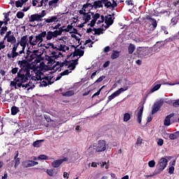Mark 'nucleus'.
<instances>
[{
    "label": "nucleus",
    "mask_w": 179,
    "mask_h": 179,
    "mask_svg": "<svg viewBox=\"0 0 179 179\" xmlns=\"http://www.w3.org/2000/svg\"><path fill=\"white\" fill-rule=\"evenodd\" d=\"M26 68L22 67V69H20L17 76L13 79L14 81L10 82V86L15 87V89H17V87H24L27 89L30 86V83H26L29 80V78H31V74L28 73V71H25ZM17 86V87H16Z\"/></svg>",
    "instance_id": "obj_1"
},
{
    "label": "nucleus",
    "mask_w": 179,
    "mask_h": 179,
    "mask_svg": "<svg viewBox=\"0 0 179 179\" xmlns=\"http://www.w3.org/2000/svg\"><path fill=\"white\" fill-rule=\"evenodd\" d=\"M30 54H31V51L30 50V48H28L26 55H24V59L17 62V64L19 65L20 69H23V68H25L24 71L27 72L28 73H30V71H34V69H36V66L31 65V64L27 62L29 60V58H30Z\"/></svg>",
    "instance_id": "obj_2"
},
{
    "label": "nucleus",
    "mask_w": 179,
    "mask_h": 179,
    "mask_svg": "<svg viewBox=\"0 0 179 179\" xmlns=\"http://www.w3.org/2000/svg\"><path fill=\"white\" fill-rule=\"evenodd\" d=\"M107 150L106 143L104 140H99L96 144L93 145L94 153H101Z\"/></svg>",
    "instance_id": "obj_3"
},
{
    "label": "nucleus",
    "mask_w": 179,
    "mask_h": 179,
    "mask_svg": "<svg viewBox=\"0 0 179 179\" xmlns=\"http://www.w3.org/2000/svg\"><path fill=\"white\" fill-rule=\"evenodd\" d=\"M167 159L162 157L159 159L158 164L157 165V168L155 170V174H160L163 170H164L165 167H167Z\"/></svg>",
    "instance_id": "obj_4"
},
{
    "label": "nucleus",
    "mask_w": 179,
    "mask_h": 179,
    "mask_svg": "<svg viewBox=\"0 0 179 179\" xmlns=\"http://www.w3.org/2000/svg\"><path fill=\"white\" fill-rule=\"evenodd\" d=\"M34 59H35V60L34 62H32V64H31L34 65V66L36 68V65L37 64H40V62H41V59H43V58L41 57V55H34L33 53H31V55H29V58L27 60V62L30 63Z\"/></svg>",
    "instance_id": "obj_5"
},
{
    "label": "nucleus",
    "mask_w": 179,
    "mask_h": 179,
    "mask_svg": "<svg viewBox=\"0 0 179 179\" xmlns=\"http://www.w3.org/2000/svg\"><path fill=\"white\" fill-rule=\"evenodd\" d=\"M163 103H164V101L163 99H160L159 101H157L156 103H154L152 108V115L156 114L160 108H162L163 106Z\"/></svg>",
    "instance_id": "obj_6"
},
{
    "label": "nucleus",
    "mask_w": 179,
    "mask_h": 179,
    "mask_svg": "<svg viewBox=\"0 0 179 179\" xmlns=\"http://www.w3.org/2000/svg\"><path fill=\"white\" fill-rule=\"evenodd\" d=\"M148 48L145 47H138L136 51V53L141 58H143V57H146L148 55Z\"/></svg>",
    "instance_id": "obj_7"
},
{
    "label": "nucleus",
    "mask_w": 179,
    "mask_h": 179,
    "mask_svg": "<svg viewBox=\"0 0 179 179\" xmlns=\"http://www.w3.org/2000/svg\"><path fill=\"white\" fill-rule=\"evenodd\" d=\"M64 162H68V157H64V159H57L55 160L52 162V167L54 169H58Z\"/></svg>",
    "instance_id": "obj_8"
},
{
    "label": "nucleus",
    "mask_w": 179,
    "mask_h": 179,
    "mask_svg": "<svg viewBox=\"0 0 179 179\" xmlns=\"http://www.w3.org/2000/svg\"><path fill=\"white\" fill-rule=\"evenodd\" d=\"M143 20H148L151 22V24L153 27V30L157 27V21L155 18H152V15H146L145 17L143 18Z\"/></svg>",
    "instance_id": "obj_9"
},
{
    "label": "nucleus",
    "mask_w": 179,
    "mask_h": 179,
    "mask_svg": "<svg viewBox=\"0 0 179 179\" xmlns=\"http://www.w3.org/2000/svg\"><path fill=\"white\" fill-rule=\"evenodd\" d=\"M22 164L23 167L27 169L28 167H34V166H36V164H38V162L36 161L27 160L22 162Z\"/></svg>",
    "instance_id": "obj_10"
},
{
    "label": "nucleus",
    "mask_w": 179,
    "mask_h": 179,
    "mask_svg": "<svg viewBox=\"0 0 179 179\" xmlns=\"http://www.w3.org/2000/svg\"><path fill=\"white\" fill-rule=\"evenodd\" d=\"M145 104V102L142 104V106L140 107L139 110L137 113V122L138 124H142V115H143V105Z\"/></svg>",
    "instance_id": "obj_11"
},
{
    "label": "nucleus",
    "mask_w": 179,
    "mask_h": 179,
    "mask_svg": "<svg viewBox=\"0 0 179 179\" xmlns=\"http://www.w3.org/2000/svg\"><path fill=\"white\" fill-rule=\"evenodd\" d=\"M173 117H174V113H171L170 115H167L164 120V124L166 127H169L170 125H171V122H170V120H171V118H173Z\"/></svg>",
    "instance_id": "obj_12"
},
{
    "label": "nucleus",
    "mask_w": 179,
    "mask_h": 179,
    "mask_svg": "<svg viewBox=\"0 0 179 179\" xmlns=\"http://www.w3.org/2000/svg\"><path fill=\"white\" fill-rule=\"evenodd\" d=\"M78 61H79V59H76L71 61V62H70L69 65L68 66V68H71L70 69L71 71H75L76 68V65H78L79 64V62H78Z\"/></svg>",
    "instance_id": "obj_13"
},
{
    "label": "nucleus",
    "mask_w": 179,
    "mask_h": 179,
    "mask_svg": "<svg viewBox=\"0 0 179 179\" xmlns=\"http://www.w3.org/2000/svg\"><path fill=\"white\" fill-rule=\"evenodd\" d=\"M29 22H43V19L41 18L40 15L33 14L31 15Z\"/></svg>",
    "instance_id": "obj_14"
},
{
    "label": "nucleus",
    "mask_w": 179,
    "mask_h": 179,
    "mask_svg": "<svg viewBox=\"0 0 179 179\" xmlns=\"http://www.w3.org/2000/svg\"><path fill=\"white\" fill-rule=\"evenodd\" d=\"M27 41H29V39H27V36H23L21 38L20 42H19L20 45L21 47H24L26 48V46L28 45L29 43H27Z\"/></svg>",
    "instance_id": "obj_15"
},
{
    "label": "nucleus",
    "mask_w": 179,
    "mask_h": 179,
    "mask_svg": "<svg viewBox=\"0 0 179 179\" xmlns=\"http://www.w3.org/2000/svg\"><path fill=\"white\" fill-rule=\"evenodd\" d=\"M85 55V51L80 50V49H76L75 51L73 52V58H75V57H83Z\"/></svg>",
    "instance_id": "obj_16"
},
{
    "label": "nucleus",
    "mask_w": 179,
    "mask_h": 179,
    "mask_svg": "<svg viewBox=\"0 0 179 179\" xmlns=\"http://www.w3.org/2000/svg\"><path fill=\"white\" fill-rule=\"evenodd\" d=\"M45 23H54V22H58V15H54L45 19Z\"/></svg>",
    "instance_id": "obj_17"
},
{
    "label": "nucleus",
    "mask_w": 179,
    "mask_h": 179,
    "mask_svg": "<svg viewBox=\"0 0 179 179\" xmlns=\"http://www.w3.org/2000/svg\"><path fill=\"white\" fill-rule=\"evenodd\" d=\"M105 23L108 24V26H111L114 23V20L111 15H108L105 17Z\"/></svg>",
    "instance_id": "obj_18"
},
{
    "label": "nucleus",
    "mask_w": 179,
    "mask_h": 179,
    "mask_svg": "<svg viewBox=\"0 0 179 179\" xmlns=\"http://www.w3.org/2000/svg\"><path fill=\"white\" fill-rule=\"evenodd\" d=\"M17 50H12L11 54L8 53L7 57L9 59L10 58H16V57H19V53L16 52Z\"/></svg>",
    "instance_id": "obj_19"
},
{
    "label": "nucleus",
    "mask_w": 179,
    "mask_h": 179,
    "mask_svg": "<svg viewBox=\"0 0 179 179\" xmlns=\"http://www.w3.org/2000/svg\"><path fill=\"white\" fill-rule=\"evenodd\" d=\"M19 157V152L17 151V153L15 155V156L14 157V160H15V169H16V167H17V166H19V164H20V158H17Z\"/></svg>",
    "instance_id": "obj_20"
},
{
    "label": "nucleus",
    "mask_w": 179,
    "mask_h": 179,
    "mask_svg": "<svg viewBox=\"0 0 179 179\" xmlns=\"http://www.w3.org/2000/svg\"><path fill=\"white\" fill-rule=\"evenodd\" d=\"M94 8V9H97L98 8H103V4L101 3V0H98L94 2L92 8Z\"/></svg>",
    "instance_id": "obj_21"
},
{
    "label": "nucleus",
    "mask_w": 179,
    "mask_h": 179,
    "mask_svg": "<svg viewBox=\"0 0 179 179\" xmlns=\"http://www.w3.org/2000/svg\"><path fill=\"white\" fill-rule=\"evenodd\" d=\"M120 57V52L117 50H113L110 55L111 59H117Z\"/></svg>",
    "instance_id": "obj_22"
},
{
    "label": "nucleus",
    "mask_w": 179,
    "mask_h": 179,
    "mask_svg": "<svg viewBox=\"0 0 179 179\" xmlns=\"http://www.w3.org/2000/svg\"><path fill=\"white\" fill-rule=\"evenodd\" d=\"M44 142V140H37L33 143L34 148H40L41 146V143Z\"/></svg>",
    "instance_id": "obj_23"
},
{
    "label": "nucleus",
    "mask_w": 179,
    "mask_h": 179,
    "mask_svg": "<svg viewBox=\"0 0 179 179\" xmlns=\"http://www.w3.org/2000/svg\"><path fill=\"white\" fill-rule=\"evenodd\" d=\"M54 38V34L52 31H48L46 34V40L50 41Z\"/></svg>",
    "instance_id": "obj_24"
},
{
    "label": "nucleus",
    "mask_w": 179,
    "mask_h": 179,
    "mask_svg": "<svg viewBox=\"0 0 179 179\" xmlns=\"http://www.w3.org/2000/svg\"><path fill=\"white\" fill-rule=\"evenodd\" d=\"M135 45L130 43L128 47V52L129 54H134V51H135Z\"/></svg>",
    "instance_id": "obj_25"
},
{
    "label": "nucleus",
    "mask_w": 179,
    "mask_h": 179,
    "mask_svg": "<svg viewBox=\"0 0 179 179\" xmlns=\"http://www.w3.org/2000/svg\"><path fill=\"white\" fill-rule=\"evenodd\" d=\"M52 70H53L55 72H57V71H59V72H61L62 69H61V67L59 66V62H57L56 64L53 66Z\"/></svg>",
    "instance_id": "obj_26"
},
{
    "label": "nucleus",
    "mask_w": 179,
    "mask_h": 179,
    "mask_svg": "<svg viewBox=\"0 0 179 179\" xmlns=\"http://www.w3.org/2000/svg\"><path fill=\"white\" fill-rule=\"evenodd\" d=\"M91 19L92 15H90L89 13H86V15H83V20H85L84 23H87Z\"/></svg>",
    "instance_id": "obj_27"
},
{
    "label": "nucleus",
    "mask_w": 179,
    "mask_h": 179,
    "mask_svg": "<svg viewBox=\"0 0 179 179\" xmlns=\"http://www.w3.org/2000/svg\"><path fill=\"white\" fill-rule=\"evenodd\" d=\"M19 111H20L19 108L16 106H13L11 108V115H16V114H17Z\"/></svg>",
    "instance_id": "obj_28"
},
{
    "label": "nucleus",
    "mask_w": 179,
    "mask_h": 179,
    "mask_svg": "<svg viewBox=\"0 0 179 179\" xmlns=\"http://www.w3.org/2000/svg\"><path fill=\"white\" fill-rule=\"evenodd\" d=\"M35 40H34V44L36 45V44H37V43H38V45H40V43H43V39L42 38H41L38 35H36L35 36Z\"/></svg>",
    "instance_id": "obj_29"
},
{
    "label": "nucleus",
    "mask_w": 179,
    "mask_h": 179,
    "mask_svg": "<svg viewBox=\"0 0 179 179\" xmlns=\"http://www.w3.org/2000/svg\"><path fill=\"white\" fill-rule=\"evenodd\" d=\"M131 120V114L126 113L124 114L123 121L124 122H128Z\"/></svg>",
    "instance_id": "obj_30"
},
{
    "label": "nucleus",
    "mask_w": 179,
    "mask_h": 179,
    "mask_svg": "<svg viewBox=\"0 0 179 179\" xmlns=\"http://www.w3.org/2000/svg\"><path fill=\"white\" fill-rule=\"evenodd\" d=\"M104 29L97 28L96 31L94 33V36H100V34H103Z\"/></svg>",
    "instance_id": "obj_31"
},
{
    "label": "nucleus",
    "mask_w": 179,
    "mask_h": 179,
    "mask_svg": "<svg viewBox=\"0 0 179 179\" xmlns=\"http://www.w3.org/2000/svg\"><path fill=\"white\" fill-rule=\"evenodd\" d=\"M7 42L8 43H16V38L14 35H11L7 38Z\"/></svg>",
    "instance_id": "obj_32"
},
{
    "label": "nucleus",
    "mask_w": 179,
    "mask_h": 179,
    "mask_svg": "<svg viewBox=\"0 0 179 179\" xmlns=\"http://www.w3.org/2000/svg\"><path fill=\"white\" fill-rule=\"evenodd\" d=\"M128 89V86L120 88L118 90L115 91L116 94H117V96H120L122 92H126V90Z\"/></svg>",
    "instance_id": "obj_33"
},
{
    "label": "nucleus",
    "mask_w": 179,
    "mask_h": 179,
    "mask_svg": "<svg viewBox=\"0 0 179 179\" xmlns=\"http://www.w3.org/2000/svg\"><path fill=\"white\" fill-rule=\"evenodd\" d=\"M91 15L92 16V20H95V22H97V20L100 19V14H99V13L94 14V13H91Z\"/></svg>",
    "instance_id": "obj_34"
},
{
    "label": "nucleus",
    "mask_w": 179,
    "mask_h": 179,
    "mask_svg": "<svg viewBox=\"0 0 179 179\" xmlns=\"http://www.w3.org/2000/svg\"><path fill=\"white\" fill-rule=\"evenodd\" d=\"M161 87H162V84H157L156 85H155V86L152 88V90H151V93H153L154 92H156V91L159 90Z\"/></svg>",
    "instance_id": "obj_35"
},
{
    "label": "nucleus",
    "mask_w": 179,
    "mask_h": 179,
    "mask_svg": "<svg viewBox=\"0 0 179 179\" xmlns=\"http://www.w3.org/2000/svg\"><path fill=\"white\" fill-rule=\"evenodd\" d=\"M118 95L117 94L116 92H115L114 93H113L110 96H109L108 97V101H111V100H113V99H115V97H117Z\"/></svg>",
    "instance_id": "obj_36"
},
{
    "label": "nucleus",
    "mask_w": 179,
    "mask_h": 179,
    "mask_svg": "<svg viewBox=\"0 0 179 179\" xmlns=\"http://www.w3.org/2000/svg\"><path fill=\"white\" fill-rule=\"evenodd\" d=\"M171 23L172 24L173 26L177 24V23H178V17H173L171 20Z\"/></svg>",
    "instance_id": "obj_37"
},
{
    "label": "nucleus",
    "mask_w": 179,
    "mask_h": 179,
    "mask_svg": "<svg viewBox=\"0 0 179 179\" xmlns=\"http://www.w3.org/2000/svg\"><path fill=\"white\" fill-rule=\"evenodd\" d=\"M169 138V139H171V141H174L175 139H177L178 136H177V134L173 133V134H170Z\"/></svg>",
    "instance_id": "obj_38"
},
{
    "label": "nucleus",
    "mask_w": 179,
    "mask_h": 179,
    "mask_svg": "<svg viewBox=\"0 0 179 179\" xmlns=\"http://www.w3.org/2000/svg\"><path fill=\"white\" fill-rule=\"evenodd\" d=\"M38 159H39V160H50V158L48 157V156H47L45 155H39Z\"/></svg>",
    "instance_id": "obj_39"
},
{
    "label": "nucleus",
    "mask_w": 179,
    "mask_h": 179,
    "mask_svg": "<svg viewBox=\"0 0 179 179\" xmlns=\"http://www.w3.org/2000/svg\"><path fill=\"white\" fill-rule=\"evenodd\" d=\"M16 16L17 19H23V17H24V13H23V12L18 11L16 14Z\"/></svg>",
    "instance_id": "obj_40"
},
{
    "label": "nucleus",
    "mask_w": 179,
    "mask_h": 179,
    "mask_svg": "<svg viewBox=\"0 0 179 179\" xmlns=\"http://www.w3.org/2000/svg\"><path fill=\"white\" fill-rule=\"evenodd\" d=\"M40 86H42V87H45L48 86V81H45V80L41 79Z\"/></svg>",
    "instance_id": "obj_41"
},
{
    "label": "nucleus",
    "mask_w": 179,
    "mask_h": 179,
    "mask_svg": "<svg viewBox=\"0 0 179 179\" xmlns=\"http://www.w3.org/2000/svg\"><path fill=\"white\" fill-rule=\"evenodd\" d=\"M54 170L55 169H47L46 173L50 177H52L54 176Z\"/></svg>",
    "instance_id": "obj_42"
},
{
    "label": "nucleus",
    "mask_w": 179,
    "mask_h": 179,
    "mask_svg": "<svg viewBox=\"0 0 179 179\" xmlns=\"http://www.w3.org/2000/svg\"><path fill=\"white\" fill-rule=\"evenodd\" d=\"M10 72L13 73V75H16V73H19V68H13Z\"/></svg>",
    "instance_id": "obj_43"
},
{
    "label": "nucleus",
    "mask_w": 179,
    "mask_h": 179,
    "mask_svg": "<svg viewBox=\"0 0 179 179\" xmlns=\"http://www.w3.org/2000/svg\"><path fill=\"white\" fill-rule=\"evenodd\" d=\"M15 6L16 8H22V6H23V3L18 0L15 1Z\"/></svg>",
    "instance_id": "obj_44"
},
{
    "label": "nucleus",
    "mask_w": 179,
    "mask_h": 179,
    "mask_svg": "<svg viewBox=\"0 0 179 179\" xmlns=\"http://www.w3.org/2000/svg\"><path fill=\"white\" fill-rule=\"evenodd\" d=\"M52 33H53L54 38H57V37H58V36H61V34L59 33V31H58V30H55V31H52Z\"/></svg>",
    "instance_id": "obj_45"
},
{
    "label": "nucleus",
    "mask_w": 179,
    "mask_h": 179,
    "mask_svg": "<svg viewBox=\"0 0 179 179\" xmlns=\"http://www.w3.org/2000/svg\"><path fill=\"white\" fill-rule=\"evenodd\" d=\"M41 38H44L47 36V31H43L41 34H38Z\"/></svg>",
    "instance_id": "obj_46"
},
{
    "label": "nucleus",
    "mask_w": 179,
    "mask_h": 179,
    "mask_svg": "<svg viewBox=\"0 0 179 179\" xmlns=\"http://www.w3.org/2000/svg\"><path fill=\"white\" fill-rule=\"evenodd\" d=\"M148 166L149 167H155V166H156V162L155 160H151L148 162Z\"/></svg>",
    "instance_id": "obj_47"
},
{
    "label": "nucleus",
    "mask_w": 179,
    "mask_h": 179,
    "mask_svg": "<svg viewBox=\"0 0 179 179\" xmlns=\"http://www.w3.org/2000/svg\"><path fill=\"white\" fill-rule=\"evenodd\" d=\"M105 78H106V76H102L99 77V78L94 82V83H100V82H102V80H103V79H105Z\"/></svg>",
    "instance_id": "obj_48"
},
{
    "label": "nucleus",
    "mask_w": 179,
    "mask_h": 179,
    "mask_svg": "<svg viewBox=\"0 0 179 179\" xmlns=\"http://www.w3.org/2000/svg\"><path fill=\"white\" fill-rule=\"evenodd\" d=\"M29 43L30 45H36V43H34V40L33 41V36H29Z\"/></svg>",
    "instance_id": "obj_49"
},
{
    "label": "nucleus",
    "mask_w": 179,
    "mask_h": 179,
    "mask_svg": "<svg viewBox=\"0 0 179 179\" xmlns=\"http://www.w3.org/2000/svg\"><path fill=\"white\" fill-rule=\"evenodd\" d=\"M104 87V86L101 87L98 91L97 92L94 93L93 95H92V98L94 97L95 96H99L102 89Z\"/></svg>",
    "instance_id": "obj_50"
},
{
    "label": "nucleus",
    "mask_w": 179,
    "mask_h": 179,
    "mask_svg": "<svg viewBox=\"0 0 179 179\" xmlns=\"http://www.w3.org/2000/svg\"><path fill=\"white\" fill-rule=\"evenodd\" d=\"M104 6H105V8H112L111 1L108 0L107 2L105 3Z\"/></svg>",
    "instance_id": "obj_51"
},
{
    "label": "nucleus",
    "mask_w": 179,
    "mask_h": 179,
    "mask_svg": "<svg viewBox=\"0 0 179 179\" xmlns=\"http://www.w3.org/2000/svg\"><path fill=\"white\" fill-rule=\"evenodd\" d=\"M19 45H20L19 43V42H17V43L14 44L13 47V49H12V51H17V48L19 47Z\"/></svg>",
    "instance_id": "obj_52"
},
{
    "label": "nucleus",
    "mask_w": 179,
    "mask_h": 179,
    "mask_svg": "<svg viewBox=\"0 0 179 179\" xmlns=\"http://www.w3.org/2000/svg\"><path fill=\"white\" fill-rule=\"evenodd\" d=\"M71 71H69V70H65L64 71L61 73V76H66V75H69Z\"/></svg>",
    "instance_id": "obj_53"
},
{
    "label": "nucleus",
    "mask_w": 179,
    "mask_h": 179,
    "mask_svg": "<svg viewBox=\"0 0 179 179\" xmlns=\"http://www.w3.org/2000/svg\"><path fill=\"white\" fill-rule=\"evenodd\" d=\"M89 6H91V8H93V6L92 5V3H87L83 6V9H87Z\"/></svg>",
    "instance_id": "obj_54"
},
{
    "label": "nucleus",
    "mask_w": 179,
    "mask_h": 179,
    "mask_svg": "<svg viewBox=\"0 0 179 179\" xmlns=\"http://www.w3.org/2000/svg\"><path fill=\"white\" fill-rule=\"evenodd\" d=\"M173 107L177 108L179 107V99L174 101V102H173Z\"/></svg>",
    "instance_id": "obj_55"
},
{
    "label": "nucleus",
    "mask_w": 179,
    "mask_h": 179,
    "mask_svg": "<svg viewBox=\"0 0 179 179\" xmlns=\"http://www.w3.org/2000/svg\"><path fill=\"white\" fill-rule=\"evenodd\" d=\"M126 3L127 5H128V6H134V1L132 0H126Z\"/></svg>",
    "instance_id": "obj_56"
},
{
    "label": "nucleus",
    "mask_w": 179,
    "mask_h": 179,
    "mask_svg": "<svg viewBox=\"0 0 179 179\" xmlns=\"http://www.w3.org/2000/svg\"><path fill=\"white\" fill-rule=\"evenodd\" d=\"M164 143V141L162 138H159L157 141L158 146H163Z\"/></svg>",
    "instance_id": "obj_57"
},
{
    "label": "nucleus",
    "mask_w": 179,
    "mask_h": 179,
    "mask_svg": "<svg viewBox=\"0 0 179 179\" xmlns=\"http://www.w3.org/2000/svg\"><path fill=\"white\" fill-rule=\"evenodd\" d=\"M58 31L62 34V33H64V31H65L66 33H68V29H63L62 28V27L60 28H59V30Z\"/></svg>",
    "instance_id": "obj_58"
},
{
    "label": "nucleus",
    "mask_w": 179,
    "mask_h": 179,
    "mask_svg": "<svg viewBox=\"0 0 179 179\" xmlns=\"http://www.w3.org/2000/svg\"><path fill=\"white\" fill-rule=\"evenodd\" d=\"M52 29H53V30H58V29H59L61 27V24L58 23L57 25H55V27H50Z\"/></svg>",
    "instance_id": "obj_59"
},
{
    "label": "nucleus",
    "mask_w": 179,
    "mask_h": 179,
    "mask_svg": "<svg viewBox=\"0 0 179 179\" xmlns=\"http://www.w3.org/2000/svg\"><path fill=\"white\" fill-rule=\"evenodd\" d=\"M172 3L173 6H179V0H173Z\"/></svg>",
    "instance_id": "obj_60"
},
{
    "label": "nucleus",
    "mask_w": 179,
    "mask_h": 179,
    "mask_svg": "<svg viewBox=\"0 0 179 179\" xmlns=\"http://www.w3.org/2000/svg\"><path fill=\"white\" fill-rule=\"evenodd\" d=\"M96 22L94 20H92L90 23L88 24V26H90V27H93L96 24Z\"/></svg>",
    "instance_id": "obj_61"
},
{
    "label": "nucleus",
    "mask_w": 179,
    "mask_h": 179,
    "mask_svg": "<svg viewBox=\"0 0 179 179\" xmlns=\"http://www.w3.org/2000/svg\"><path fill=\"white\" fill-rule=\"evenodd\" d=\"M73 94H74L73 91H67L66 92V96H73Z\"/></svg>",
    "instance_id": "obj_62"
},
{
    "label": "nucleus",
    "mask_w": 179,
    "mask_h": 179,
    "mask_svg": "<svg viewBox=\"0 0 179 179\" xmlns=\"http://www.w3.org/2000/svg\"><path fill=\"white\" fill-rule=\"evenodd\" d=\"M47 15V13H45V10H42L41 15H39V17H41V19H43V17H44V16H45Z\"/></svg>",
    "instance_id": "obj_63"
},
{
    "label": "nucleus",
    "mask_w": 179,
    "mask_h": 179,
    "mask_svg": "<svg viewBox=\"0 0 179 179\" xmlns=\"http://www.w3.org/2000/svg\"><path fill=\"white\" fill-rule=\"evenodd\" d=\"M169 174H174V166H171L169 170Z\"/></svg>",
    "instance_id": "obj_64"
}]
</instances>
